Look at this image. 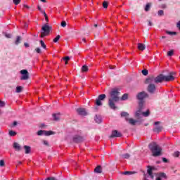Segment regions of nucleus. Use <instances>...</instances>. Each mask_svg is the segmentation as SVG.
<instances>
[{"label":"nucleus","mask_w":180,"mask_h":180,"mask_svg":"<svg viewBox=\"0 0 180 180\" xmlns=\"http://www.w3.org/2000/svg\"><path fill=\"white\" fill-rule=\"evenodd\" d=\"M158 176H159L160 178H167V175L165 174V173H160V174H158Z\"/></svg>","instance_id":"obj_37"},{"label":"nucleus","mask_w":180,"mask_h":180,"mask_svg":"<svg viewBox=\"0 0 180 180\" xmlns=\"http://www.w3.org/2000/svg\"><path fill=\"white\" fill-rule=\"evenodd\" d=\"M106 98V95L105 94H101L99 95L98 98L96 100V106H102V101H104Z\"/></svg>","instance_id":"obj_9"},{"label":"nucleus","mask_w":180,"mask_h":180,"mask_svg":"<svg viewBox=\"0 0 180 180\" xmlns=\"http://www.w3.org/2000/svg\"><path fill=\"white\" fill-rule=\"evenodd\" d=\"M24 8H27V9H29V6L27 5H24Z\"/></svg>","instance_id":"obj_61"},{"label":"nucleus","mask_w":180,"mask_h":180,"mask_svg":"<svg viewBox=\"0 0 180 180\" xmlns=\"http://www.w3.org/2000/svg\"><path fill=\"white\" fill-rule=\"evenodd\" d=\"M161 8H162V9H167V4H162V5H161Z\"/></svg>","instance_id":"obj_52"},{"label":"nucleus","mask_w":180,"mask_h":180,"mask_svg":"<svg viewBox=\"0 0 180 180\" xmlns=\"http://www.w3.org/2000/svg\"><path fill=\"white\" fill-rule=\"evenodd\" d=\"M138 49L139 50H141V51H143V50H146V45H144V44L139 43Z\"/></svg>","instance_id":"obj_19"},{"label":"nucleus","mask_w":180,"mask_h":180,"mask_svg":"<svg viewBox=\"0 0 180 180\" xmlns=\"http://www.w3.org/2000/svg\"><path fill=\"white\" fill-rule=\"evenodd\" d=\"M37 53H38L39 54H40V53H41V49H40V48H37L36 49Z\"/></svg>","instance_id":"obj_48"},{"label":"nucleus","mask_w":180,"mask_h":180,"mask_svg":"<svg viewBox=\"0 0 180 180\" xmlns=\"http://www.w3.org/2000/svg\"><path fill=\"white\" fill-rule=\"evenodd\" d=\"M123 175H133V174H134V172H129V171H126L124 172Z\"/></svg>","instance_id":"obj_34"},{"label":"nucleus","mask_w":180,"mask_h":180,"mask_svg":"<svg viewBox=\"0 0 180 180\" xmlns=\"http://www.w3.org/2000/svg\"><path fill=\"white\" fill-rule=\"evenodd\" d=\"M39 12H41V13L44 14V16L45 18V20H46V22L49 20V18L47 17V14L46 13V11H44V10H41Z\"/></svg>","instance_id":"obj_29"},{"label":"nucleus","mask_w":180,"mask_h":180,"mask_svg":"<svg viewBox=\"0 0 180 180\" xmlns=\"http://www.w3.org/2000/svg\"><path fill=\"white\" fill-rule=\"evenodd\" d=\"M149 148L153 155V157H160L161 155V147L157 144L155 142H153L152 143L149 144Z\"/></svg>","instance_id":"obj_3"},{"label":"nucleus","mask_w":180,"mask_h":180,"mask_svg":"<svg viewBox=\"0 0 180 180\" xmlns=\"http://www.w3.org/2000/svg\"><path fill=\"white\" fill-rule=\"evenodd\" d=\"M120 92L117 89H112L110 92V98L108 99V106H110V109L112 110H116L117 109V106H116L117 102L120 101Z\"/></svg>","instance_id":"obj_1"},{"label":"nucleus","mask_w":180,"mask_h":180,"mask_svg":"<svg viewBox=\"0 0 180 180\" xmlns=\"http://www.w3.org/2000/svg\"><path fill=\"white\" fill-rule=\"evenodd\" d=\"M84 138L81 136L76 135L73 137V143H82Z\"/></svg>","instance_id":"obj_13"},{"label":"nucleus","mask_w":180,"mask_h":180,"mask_svg":"<svg viewBox=\"0 0 180 180\" xmlns=\"http://www.w3.org/2000/svg\"><path fill=\"white\" fill-rule=\"evenodd\" d=\"M24 149L25 150V154H30V146H24Z\"/></svg>","instance_id":"obj_23"},{"label":"nucleus","mask_w":180,"mask_h":180,"mask_svg":"<svg viewBox=\"0 0 180 180\" xmlns=\"http://www.w3.org/2000/svg\"><path fill=\"white\" fill-rule=\"evenodd\" d=\"M5 165V162L4 160H0V167H4Z\"/></svg>","instance_id":"obj_46"},{"label":"nucleus","mask_w":180,"mask_h":180,"mask_svg":"<svg viewBox=\"0 0 180 180\" xmlns=\"http://www.w3.org/2000/svg\"><path fill=\"white\" fill-rule=\"evenodd\" d=\"M13 126H18V122L14 121L13 123Z\"/></svg>","instance_id":"obj_54"},{"label":"nucleus","mask_w":180,"mask_h":180,"mask_svg":"<svg viewBox=\"0 0 180 180\" xmlns=\"http://www.w3.org/2000/svg\"><path fill=\"white\" fill-rule=\"evenodd\" d=\"M46 180H57V179H56V178L54 177H49L46 179Z\"/></svg>","instance_id":"obj_53"},{"label":"nucleus","mask_w":180,"mask_h":180,"mask_svg":"<svg viewBox=\"0 0 180 180\" xmlns=\"http://www.w3.org/2000/svg\"><path fill=\"white\" fill-rule=\"evenodd\" d=\"M136 98H137V99H139V103H141V102H142V105L143 106L144 105V99H146V98H148V94L145 91H142L137 94Z\"/></svg>","instance_id":"obj_6"},{"label":"nucleus","mask_w":180,"mask_h":180,"mask_svg":"<svg viewBox=\"0 0 180 180\" xmlns=\"http://www.w3.org/2000/svg\"><path fill=\"white\" fill-rule=\"evenodd\" d=\"M13 2L15 5H19V4H20V0H13Z\"/></svg>","instance_id":"obj_42"},{"label":"nucleus","mask_w":180,"mask_h":180,"mask_svg":"<svg viewBox=\"0 0 180 180\" xmlns=\"http://www.w3.org/2000/svg\"><path fill=\"white\" fill-rule=\"evenodd\" d=\"M176 27L180 30V20L176 23Z\"/></svg>","instance_id":"obj_50"},{"label":"nucleus","mask_w":180,"mask_h":180,"mask_svg":"<svg viewBox=\"0 0 180 180\" xmlns=\"http://www.w3.org/2000/svg\"><path fill=\"white\" fill-rule=\"evenodd\" d=\"M40 44L42 49H44L46 50V49H47V46H46V44H44V41H43V40L40 41Z\"/></svg>","instance_id":"obj_33"},{"label":"nucleus","mask_w":180,"mask_h":180,"mask_svg":"<svg viewBox=\"0 0 180 180\" xmlns=\"http://www.w3.org/2000/svg\"><path fill=\"white\" fill-rule=\"evenodd\" d=\"M162 160L163 162H165V163L168 162V159H167L165 158H162Z\"/></svg>","instance_id":"obj_51"},{"label":"nucleus","mask_w":180,"mask_h":180,"mask_svg":"<svg viewBox=\"0 0 180 180\" xmlns=\"http://www.w3.org/2000/svg\"><path fill=\"white\" fill-rule=\"evenodd\" d=\"M148 26H153V22L151 21H148Z\"/></svg>","instance_id":"obj_55"},{"label":"nucleus","mask_w":180,"mask_h":180,"mask_svg":"<svg viewBox=\"0 0 180 180\" xmlns=\"http://www.w3.org/2000/svg\"><path fill=\"white\" fill-rule=\"evenodd\" d=\"M154 169H155L154 167L148 166L147 173L143 172V180H148V178H150V179H154V174H153V171H154Z\"/></svg>","instance_id":"obj_4"},{"label":"nucleus","mask_w":180,"mask_h":180,"mask_svg":"<svg viewBox=\"0 0 180 180\" xmlns=\"http://www.w3.org/2000/svg\"><path fill=\"white\" fill-rule=\"evenodd\" d=\"M166 33L169 36H175L176 34V32L166 31Z\"/></svg>","instance_id":"obj_32"},{"label":"nucleus","mask_w":180,"mask_h":180,"mask_svg":"<svg viewBox=\"0 0 180 180\" xmlns=\"http://www.w3.org/2000/svg\"><path fill=\"white\" fill-rule=\"evenodd\" d=\"M60 35H58L54 39H53V42L54 43H57V41H58V40H60Z\"/></svg>","instance_id":"obj_39"},{"label":"nucleus","mask_w":180,"mask_h":180,"mask_svg":"<svg viewBox=\"0 0 180 180\" xmlns=\"http://www.w3.org/2000/svg\"><path fill=\"white\" fill-rule=\"evenodd\" d=\"M94 27H98V24H95Z\"/></svg>","instance_id":"obj_64"},{"label":"nucleus","mask_w":180,"mask_h":180,"mask_svg":"<svg viewBox=\"0 0 180 180\" xmlns=\"http://www.w3.org/2000/svg\"><path fill=\"white\" fill-rule=\"evenodd\" d=\"M60 25L62 27H65V26H67V22H65V21H62Z\"/></svg>","instance_id":"obj_43"},{"label":"nucleus","mask_w":180,"mask_h":180,"mask_svg":"<svg viewBox=\"0 0 180 180\" xmlns=\"http://www.w3.org/2000/svg\"><path fill=\"white\" fill-rule=\"evenodd\" d=\"M65 64L67 65V64H68V61H65Z\"/></svg>","instance_id":"obj_63"},{"label":"nucleus","mask_w":180,"mask_h":180,"mask_svg":"<svg viewBox=\"0 0 180 180\" xmlns=\"http://www.w3.org/2000/svg\"><path fill=\"white\" fill-rule=\"evenodd\" d=\"M22 87L20 86H17L16 89H15V92H16L17 94H20V92H22Z\"/></svg>","instance_id":"obj_28"},{"label":"nucleus","mask_w":180,"mask_h":180,"mask_svg":"<svg viewBox=\"0 0 180 180\" xmlns=\"http://www.w3.org/2000/svg\"><path fill=\"white\" fill-rule=\"evenodd\" d=\"M37 8H38V11H39V12H40V11L42 10V9H41V7H40V6H37Z\"/></svg>","instance_id":"obj_59"},{"label":"nucleus","mask_w":180,"mask_h":180,"mask_svg":"<svg viewBox=\"0 0 180 180\" xmlns=\"http://www.w3.org/2000/svg\"><path fill=\"white\" fill-rule=\"evenodd\" d=\"M41 37H45L50 33V30H51V27L49 26V25L45 24L41 28Z\"/></svg>","instance_id":"obj_7"},{"label":"nucleus","mask_w":180,"mask_h":180,"mask_svg":"<svg viewBox=\"0 0 180 180\" xmlns=\"http://www.w3.org/2000/svg\"><path fill=\"white\" fill-rule=\"evenodd\" d=\"M88 70H89L88 66H86V65H84L82 67V72H87Z\"/></svg>","instance_id":"obj_26"},{"label":"nucleus","mask_w":180,"mask_h":180,"mask_svg":"<svg viewBox=\"0 0 180 180\" xmlns=\"http://www.w3.org/2000/svg\"><path fill=\"white\" fill-rule=\"evenodd\" d=\"M162 126H157L153 129V131H155V133H160V131H162Z\"/></svg>","instance_id":"obj_20"},{"label":"nucleus","mask_w":180,"mask_h":180,"mask_svg":"<svg viewBox=\"0 0 180 180\" xmlns=\"http://www.w3.org/2000/svg\"><path fill=\"white\" fill-rule=\"evenodd\" d=\"M175 79V77L172 76V75L165 76L164 75H159L156 77H151L146 79L145 84H160L162 82V81H174Z\"/></svg>","instance_id":"obj_2"},{"label":"nucleus","mask_w":180,"mask_h":180,"mask_svg":"<svg viewBox=\"0 0 180 180\" xmlns=\"http://www.w3.org/2000/svg\"><path fill=\"white\" fill-rule=\"evenodd\" d=\"M13 147L15 150V151H20V150H22V146H20V145L18 143V142H15L13 144Z\"/></svg>","instance_id":"obj_16"},{"label":"nucleus","mask_w":180,"mask_h":180,"mask_svg":"<svg viewBox=\"0 0 180 180\" xmlns=\"http://www.w3.org/2000/svg\"><path fill=\"white\" fill-rule=\"evenodd\" d=\"M143 102L139 103L138 110L135 112V117L138 120H140L143 117Z\"/></svg>","instance_id":"obj_8"},{"label":"nucleus","mask_w":180,"mask_h":180,"mask_svg":"<svg viewBox=\"0 0 180 180\" xmlns=\"http://www.w3.org/2000/svg\"><path fill=\"white\" fill-rule=\"evenodd\" d=\"M3 34L6 37L7 39H11L12 37V35L11 34H8L6 32H3Z\"/></svg>","instance_id":"obj_35"},{"label":"nucleus","mask_w":180,"mask_h":180,"mask_svg":"<svg viewBox=\"0 0 180 180\" xmlns=\"http://www.w3.org/2000/svg\"><path fill=\"white\" fill-rule=\"evenodd\" d=\"M21 40H22V38L20 37H17V39L15 41V44L18 46V44H20Z\"/></svg>","instance_id":"obj_30"},{"label":"nucleus","mask_w":180,"mask_h":180,"mask_svg":"<svg viewBox=\"0 0 180 180\" xmlns=\"http://www.w3.org/2000/svg\"><path fill=\"white\" fill-rule=\"evenodd\" d=\"M142 74H143V75H145V76L148 75V70H142Z\"/></svg>","instance_id":"obj_41"},{"label":"nucleus","mask_w":180,"mask_h":180,"mask_svg":"<svg viewBox=\"0 0 180 180\" xmlns=\"http://www.w3.org/2000/svg\"><path fill=\"white\" fill-rule=\"evenodd\" d=\"M146 84H149L148 86V91L150 94H153L155 91V84H154L153 83H146Z\"/></svg>","instance_id":"obj_12"},{"label":"nucleus","mask_w":180,"mask_h":180,"mask_svg":"<svg viewBox=\"0 0 180 180\" xmlns=\"http://www.w3.org/2000/svg\"><path fill=\"white\" fill-rule=\"evenodd\" d=\"M44 146H49V142L47 141H43Z\"/></svg>","instance_id":"obj_49"},{"label":"nucleus","mask_w":180,"mask_h":180,"mask_svg":"<svg viewBox=\"0 0 180 180\" xmlns=\"http://www.w3.org/2000/svg\"><path fill=\"white\" fill-rule=\"evenodd\" d=\"M5 106V102L0 101V108H4Z\"/></svg>","instance_id":"obj_44"},{"label":"nucleus","mask_w":180,"mask_h":180,"mask_svg":"<svg viewBox=\"0 0 180 180\" xmlns=\"http://www.w3.org/2000/svg\"><path fill=\"white\" fill-rule=\"evenodd\" d=\"M128 98H129V95L127 94H124L122 96L121 101H127Z\"/></svg>","instance_id":"obj_27"},{"label":"nucleus","mask_w":180,"mask_h":180,"mask_svg":"<svg viewBox=\"0 0 180 180\" xmlns=\"http://www.w3.org/2000/svg\"><path fill=\"white\" fill-rule=\"evenodd\" d=\"M94 172H96V174H102V167H101V166H97V167L94 169Z\"/></svg>","instance_id":"obj_17"},{"label":"nucleus","mask_w":180,"mask_h":180,"mask_svg":"<svg viewBox=\"0 0 180 180\" xmlns=\"http://www.w3.org/2000/svg\"><path fill=\"white\" fill-rule=\"evenodd\" d=\"M77 112L79 115H80L81 116H85V115H86V111H85L84 108H77Z\"/></svg>","instance_id":"obj_15"},{"label":"nucleus","mask_w":180,"mask_h":180,"mask_svg":"<svg viewBox=\"0 0 180 180\" xmlns=\"http://www.w3.org/2000/svg\"><path fill=\"white\" fill-rule=\"evenodd\" d=\"M8 134L9 136H11V137H15V136L16 135V131L13 130L9 131Z\"/></svg>","instance_id":"obj_31"},{"label":"nucleus","mask_w":180,"mask_h":180,"mask_svg":"<svg viewBox=\"0 0 180 180\" xmlns=\"http://www.w3.org/2000/svg\"><path fill=\"white\" fill-rule=\"evenodd\" d=\"M41 2H44V3H46V0H40Z\"/></svg>","instance_id":"obj_62"},{"label":"nucleus","mask_w":180,"mask_h":180,"mask_svg":"<svg viewBox=\"0 0 180 180\" xmlns=\"http://www.w3.org/2000/svg\"><path fill=\"white\" fill-rule=\"evenodd\" d=\"M37 134V136H51V134H53V132L52 131L39 130Z\"/></svg>","instance_id":"obj_11"},{"label":"nucleus","mask_w":180,"mask_h":180,"mask_svg":"<svg viewBox=\"0 0 180 180\" xmlns=\"http://www.w3.org/2000/svg\"><path fill=\"white\" fill-rule=\"evenodd\" d=\"M174 157H179L180 153H179V152H175V153H174Z\"/></svg>","instance_id":"obj_47"},{"label":"nucleus","mask_w":180,"mask_h":180,"mask_svg":"<svg viewBox=\"0 0 180 180\" xmlns=\"http://www.w3.org/2000/svg\"><path fill=\"white\" fill-rule=\"evenodd\" d=\"M95 122L96 123H101L102 122V117H101V115H96Z\"/></svg>","instance_id":"obj_22"},{"label":"nucleus","mask_w":180,"mask_h":180,"mask_svg":"<svg viewBox=\"0 0 180 180\" xmlns=\"http://www.w3.org/2000/svg\"><path fill=\"white\" fill-rule=\"evenodd\" d=\"M151 3H147L145 8H144V11L146 12H148L150 11V9H151Z\"/></svg>","instance_id":"obj_21"},{"label":"nucleus","mask_w":180,"mask_h":180,"mask_svg":"<svg viewBox=\"0 0 180 180\" xmlns=\"http://www.w3.org/2000/svg\"><path fill=\"white\" fill-rule=\"evenodd\" d=\"M160 123H161L160 122H155V126H158V124H160Z\"/></svg>","instance_id":"obj_56"},{"label":"nucleus","mask_w":180,"mask_h":180,"mask_svg":"<svg viewBox=\"0 0 180 180\" xmlns=\"http://www.w3.org/2000/svg\"><path fill=\"white\" fill-rule=\"evenodd\" d=\"M24 46H25V47H29V46H30L29 44H27V43H25V44H24Z\"/></svg>","instance_id":"obj_57"},{"label":"nucleus","mask_w":180,"mask_h":180,"mask_svg":"<svg viewBox=\"0 0 180 180\" xmlns=\"http://www.w3.org/2000/svg\"><path fill=\"white\" fill-rule=\"evenodd\" d=\"M122 158H124L125 160H128V158H130V154L129 153H125L123 155H121Z\"/></svg>","instance_id":"obj_25"},{"label":"nucleus","mask_w":180,"mask_h":180,"mask_svg":"<svg viewBox=\"0 0 180 180\" xmlns=\"http://www.w3.org/2000/svg\"><path fill=\"white\" fill-rule=\"evenodd\" d=\"M167 56L169 57H171V56H174V50H171V51H168L167 52Z\"/></svg>","instance_id":"obj_38"},{"label":"nucleus","mask_w":180,"mask_h":180,"mask_svg":"<svg viewBox=\"0 0 180 180\" xmlns=\"http://www.w3.org/2000/svg\"><path fill=\"white\" fill-rule=\"evenodd\" d=\"M63 60L64 61H70V58H69V56H66V57L63 58Z\"/></svg>","instance_id":"obj_45"},{"label":"nucleus","mask_w":180,"mask_h":180,"mask_svg":"<svg viewBox=\"0 0 180 180\" xmlns=\"http://www.w3.org/2000/svg\"><path fill=\"white\" fill-rule=\"evenodd\" d=\"M108 1H103V7L104 8V9H106V8H108Z\"/></svg>","instance_id":"obj_40"},{"label":"nucleus","mask_w":180,"mask_h":180,"mask_svg":"<svg viewBox=\"0 0 180 180\" xmlns=\"http://www.w3.org/2000/svg\"><path fill=\"white\" fill-rule=\"evenodd\" d=\"M156 180H162V177H160L159 176L157 177Z\"/></svg>","instance_id":"obj_58"},{"label":"nucleus","mask_w":180,"mask_h":180,"mask_svg":"<svg viewBox=\"0 0 180 180\" xmlns=\"http://www.w3.org/2000/svg\"><path fill=\"white\" fill-rule=\"evenodd\" d=\"M110 137L113 138V137H122V134L119 131H117V130H113L112 131V134L110 136Z\"/></svg>","instance_id":"obj_14"},{"label":"nucleus","mask_w":180,"mask_h":180,"mask_svg":"<svg viewBox=\"0 0 180 180\" xmlns=\"http://www.w3.org/2000/svg\"><path fill=\"white\" fill-rule=\"evenodd\" d=\"M142 116L148 117V116H150V110H147L146 112H142Z\"/></svg>","instance_id":"obj_24"},{"label":"nucleus","mask_w":180,"mask_h":180,"mask_svg":"<svg viewBox=\"0 0 180 180\" xmlns=\"http://www.w3.org/2000/svg\"><path fill=\"white\" fill-rule=\"evenodd\" d=\"M110 70H115V67H113V66H110Z\"/></svg>","instance_id":"obj_60"},{"label":"nucleus","mask_w":180,"mask_h":180,"mask_svg":"<svg viewBox=\"0 0 180 180\" xmlns=\"http://www.w3.org/2000/svg\"><path fill=\"white\" fill-rule=\"evenodd\" d=\"M121 116L122 117H125V120L129 122V124L134 126L136 123H137V120H134L133 118H129V113L127 112H122Z\"/></svg>","instance_id":"obj_5"},{"label":"nucleus","mask_w":180,"mask_h":180,"mask_svg":"<svg viewBox=\"0 0 180 180\" xmlns=\"http://www.w3.org/2000/svg\"><path fill=\"white\" fill-rule=\"evenodd\" d=\"M53 117L56 122L60 120V112L53 114Z\"/></svg>","instance_id":"obj_18"},{"label":"nucleus","mask_w":180,"mask_h":180,"mask_svg":"<svg viewBox=\"0 0 180 180\" xmlns=\"http://www.w3.org/2000/svg\"><path fill=\"white\" fill-rule=\"evenodd\" d=\"M158 16H164V11H162V10H159V11H158Z\"/></svg>","instance_id":"obj_36"},{"label":"nucleus","mask_w":180,"mask_h":180,"mask_svg":"<svg viewBox=\"0 0 180 180\" xmlns=\"http://www.w3.org/2000/svg\"><path fill=\"white\" fill-rule=\"evenodd\" d=\"M20 72L22 75V77L20 78L22 81H26L29 79V72L27 71V70H22Z\"/></svg>","instance_id":"obj_10"}]
</instances>
